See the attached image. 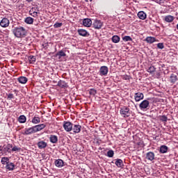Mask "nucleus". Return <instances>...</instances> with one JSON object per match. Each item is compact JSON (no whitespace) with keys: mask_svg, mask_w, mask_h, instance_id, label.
<instances>
[{"mask_svg":"<svg viewBox=\"0 0 178 178\" xmlns=\"http://www.w3.org/2000/svg\"><path fill=\"white\" fill-rule=\"evenodd\" d=\"M34 8H35V10H37L36 12H40V8L38 7V6H36V7Z\"/></svg>","mask_w":178,"mask_h":178,"instance_id":"obj_47","label":"nucleus"},{"mask_svg":"<svg viewBox=\"0 0 178 178\" xmlns=\"http://www.w3.org/2000/svg\"><path fill=\"white\" fill-rule=\"evenodd\" d=\"M86 2H92V0H85Z\"/></svg>","mask_w":178,"mask_h":178,"instance_id":"obj_48","label":"nucleus"},{"mask_svg":"<svg viewBox=\"0 0 178 178\" xmlns=\"http://www.w3.org/2000/svg\"><path fill=\"white\" fill-rule=\"evenodd\" d=\"M34 133H36L35 129L34 127H31L25 129L24 134L25 136H30V134H34Z\"/></svg>","mask_w":178,"mask_h":178,"instance_id":"obj_8","label":"nucleus"},{"mask_svg":"<svg viewBox=\"0 0 178 178\" xmlns=\"http://www.w3.org/2000/svg\"><path fill=\"white\" fill-rule=\"evenodd\" d=\"M112 41L114 42V44H118V42H120V37L119 35H113L112 37Z\"/></svg>","mask_w":178,"mask_h":178,"instance_id":"obj_33","label":"nucleus"},{"mask_svg":"<svg viewBox=\"0 0 178 178\" xmlns=\"http://www.w3.org/2000/svg\"><path fill=\"white\" fill-rule=\"evenodd\" d=\"M62 26H63V23L62 22H56L54 24V29H59V27H62Z\"/></svg>","mask_w":178,"mask_h":178,"instance_id":"obj_38","label":"nucleus"},{"mask_svg":"<svg viewBox=\"0 0 178 178\" xmlns=\"http://www.w3.org/2000/svg\"><path fill=\"white\" fill-rule=\"evenodd\" d=\"M157 48H159V49H163V48H165V46L163 45V43L160 42L157 44Z\"/></svg>","mask_w":178,"mask_h":178,"instance_id":"obj_43","label":"nucleus"},{"mask_svg":"<svg viewBox=\"0 0 178 178\" xmlns=\"http://www.w3.org/2000/svg\"><path fill=\"white\" fill-rule=\"evenodd\" d=\"M56 56H58V59H60V58H62V56H66V53H65V51H63V50H60V51L56 53Z\"/></svg>","mask_w":178,"mask_h":178,"instance_id":"obj_35","label":"nucleus"},{"mask_svg":"<svg viewBox=\"0 0 178 178\" xmlns=\"http://www.w3.org/2000/svg\"><path fill=\"white\" fill-rule=\"evenodd\" d=\"M123 41H125V42H127L129 41H133V39L131 38V37L129 36V35H126L124 37L122 38Z\"/></svg>","mask_w":178,"mask_h":178,"instance_id":"obj_37","label":"nucleus"},{"mask_svg":"<svg viewBox=\"0 0 178 178\" xmlns=\"http://www.w3.org/2000/svg\"><path fill=\"white\" fill-rule=\"evenodd\" d=\"M114 155H115V152H113V150L111 149L107 152V156L108 158H113Z\"/></svg>","mask_w":178,"mask_h":178,"instance_id":"obj_36","label":"nucleus"},{"mask_svg":"<svg viewBox=\"0 0 178 178\" xmlns=\"http://www.w3.org/2000/svg\"><path fill=\"white\" fill-rule=\"evenodd\" d=\"M77 33L79 35H81V37H90V33L88 31H86V29H78Z\"/></svg>","mask_w":178,"mask_h":178,"instance_id":"obj_9","label":"nucleus"},{"mask_svg":"<svg viewBox=\"0 0 178 178\" xmlns=\"http://www.w3.org/2000/svg\"><path fill=\"white\" fill-rule=\"evenodd\" d=\"M32 9H33L34 12H37V10L35 9V8L33 7Z\"/></svg>","mask_w":178,"mask_h":178,"instance_id":"obj_49","label":"nucleus"},{"mask_svg":"<svg viewBox=\"0 0 178 178\" xmlns=\"http://www.w3.org/2000/svg\"><path fill=\"white\" fill-rule=\"evenodd\" d=\"M139 108L141 111H147V109H149V102L147 99L143 100L139 104Z\"/></svg>","mask_w":178,"mask_h":178,"instance_id":"obj_4","label":"nucleus"},{"mask_svg":"<svg viewBox=\"0 0 178 178\" xmlns=\"http://www.w3.org/2000/svg\"><path fill=\"white\" fill-rule=\"evenodd\" d=\"M156 3H159L160 5L161 3H163L165 2V0H156Z\"/></svg>","mask_w":178,"mask_h":178,"instance_id":"obj_46","label":"nucleus"},{"mask_svg":"<svg viewBox=\"0 0 178 178\" xmlns=\"http://www.w3.org/2000/svg\"><path fill=\"white\" fill-rule=\"evenodd\" d=\"M41 118L40 117L35 115L31 120V122L33 123V124H38V123H40Z\"/></svg>","mask_w":178,"mask_h":178,"instance_id":"obj_26","label":"nucleus"},{"mask_svg":"<svg viewBox=\"0 0 178 178\" xmlns=\"http://www.w3.org/2000/svg\"><path fill=\"white\" fill-rule=\"evenodd\" d=\"M15 98V95L12 93H9L7 97V99H13Z\"/></svg>","mask_w":178,"mask_h":178,"instance_id":"obj_44","label":"nucleus"},{"mask_svg":"<svg viewBox=\"0 0 178 178\" xmlns=\"http://www.w3.org/2000/svg\"><path fill=\"white\" fill-rule=\"evenodd\" d=\"M146 159H147V161H151V162H152V161L155 159V154L153 152H148L146 154Z\"/></svg>","mask_w":178,"mask_h":178,"instance_id":"obj_14","label":"nucleus"},{"mask_svg":"<svg viewBox=\"0 0 178 178\" xmlns=\"http://www.w3.org/2000/svg\"><path fill=\"white\" fill-rule=\"evenodd\" d=\"M115 165L117 168H121V169H123L124 167V163H123V160L120 159H115Z\"/></svg>","mask_w":178,"mask_h":178,"instance_id":"obj_17","label":"nucleus"},{"mask_svg":"<svg viewBox=\"0 0 178 178\" xmlns=\"http://www.w3.org/2000/svg\"><path fill=\"white\" fill-rule=\"evenodd\" d=\"M134 98H135V101L136 102H140V101H141V99H144V94H143V92H136L135 93L134 95Z\"/></svg>","mask_w":178,"mask_h":178,"instance_id":"obj_11","label":"nucleus"},{"mask_svg":"<svg viewBox=\"0 0 178 178\" xmlns=\"http://www.w3.org/2000/svg\"><path fill=\"white\" fill-rule=\"evenodd\" d=\"M108 72H109L108 68L106 66H102L99 69V74L100 76H106L108 74Z\"/></svg>","mask_w":178,"mask_h":178,"instance_id":"obj_10","label":"nucleus"},{"mask_svg":"<svg viewBox=\"0 0 178 178\" xmlns=\"http://www.w3.org/2000/svg\"><path fill=\"white\" fill-rule=\"evenodd\" d=\"M17 151H20V147H17V146H14L11 148V152H16Z\"/></svg>","mask_w":178,"mask_h":178,"instance_id":"obj_42","label":"nucleus"},{"mask_svg":"<svg viewBox=\"0 0 178 178\" xmlns=\"http://www.w3.org/2000/svg\"><path fill=\"white\" fill-rule=\"evenodd\" d=\"M57 86L60 87V88H67V87H69L67 83L63 80L58 81Z\"/></svg>","mask_w":178,"mask_h":178,"instance_id":"obj_18","label":"nucleus"},{"mask_svg":"<svg viewBox=\"0 0 178 178\" xmlns=\"http://www.w3.org/2000/svg\"><path fill=\"white\" fill-rule=\"evenodd\" d=\"M177 30H178V24H177Z\"/></svg>","mask_w":178,"mask_h":178,"instance_id":"obj_51","label":"nucleus"},{"mask_svg":"<svg viewBox=\"0 0 178 178\" xmlns=\"http://www.w3.org/2000/svg\"><path fill=\"white\" fill-rule=\"evenodd\" d=\"M175 20V17L172 15H167L165 17V21L167 22L168 23H172Z\"/></svg>","mask_w":178,"mask_h":178,"instance_id":"obj_30","label":"nucleus"},{"mask_svg":"<svg viewBox=\"0 0 178 178\" xmlns=\"http://www.w3.org/2000/svg\"><path fill=\"white\" fill-rule=\"evenodd\" d=\"M35 129V133H38V131H41V130H43V129H45L46 125L44 124H40L38 125L33 126Z\"/></svg>","mask_w":178,"mask_h":178,"instance_id":"obj_16","label":"nucleus"},{"mask_svg":"<svg viewBox=\"0 0 178 178\" xmlns=\"http://www.w3.org/2000/svg\"><path fill=\"white\" fill-rule=\"evenodd\" d=\"M27 120V118L25 117L24 115H20L18 118V122L19 123H26V121Z\"/></svg>","mask_w":178,"mask_h":178,"instance_id":"obj_32","label":"nucleus"},{"mask_svg":"<svg viewBox=\"0 0 178 178\" xmlns=\"http://www.w3.org/2000/svg\"><path fill=\"white\" fill-rule=\"evenodd\" d=\"M73 133L74 134H77V133H80L81 131V125L80 124H72V129Z\"/></svg>","mask_w":178,"mask_h":178,"instance_id":"obj_12","label":"nucleus"},{"mask_svg":"<svg viewBox=\"0 0 178 178\" xmlns=\"http://www.w3.org/2000/svg\"><path fill=\"white\" fill-rule=\"evenodd\" d=\"M37 145L39 148V149H44L45 148H47L48 143H47L44 140H40L37 143Z\"/></svg>","mask_w":178,"mask_h":178,"instance_id":"obj_13","label":"nucleus"},{"mask_svg":"<svg viewBox=\"0 0 178 178\" xmlns=\"http://www.w3.org/2000/svg\"><path fill=\"white\" fill-rule=\"evenodd\" d=\"M138 17L140 19V20H145L147 19V13L144 11H139L138 13Z\"/></svg>","mask_w":178,"mask_h":178,"instance_id":"obj_20","label":"nucleus"},{"mask_svg":"<svg viewBox=\"0 0 178 178\" xmlns=\"http://www.w3.org/2000/svg\"><path fill=\"white\" fill-rule=\"evenodd\" d=\"M9 24H10V22L6 17L3 18L0 22L1 27H3L4 29H6V27H9Z\"/></svg>","mask_w":178,"mask_h":178,"instance_id":"obj_7","label":"nucleus"},{"mask_svg":"<svg viewBox=\"0 0 178 178\" xmlns=\"http://www.w3.org/2000/svg\"><path fill=\"white\" fill-rule=\"evenodd\" d=\"M17 81L20 83V84H26L29 79L26 76H19L17 78Z\"/></svg>","mask_w":178,"mask_h":178,"instance_id":"obj_23","label":"nucleus"},{"mask_svg":"<svg viewBox=\"0 0 178 178\" xmlns=\"http://www.w3.org/2000/svg\"><path fill=\"white\" fill-rule=\"evenodd\" d=\"M168 149H169V147L165 145H163L160 147L159 152L160 154H166V152H168Z\"/></svg>","mask_w":178,"mask_h":178,"instance_id":"obj_24","label":"nucleus"},{"mask_svg":"<svg viewBox=\"0 0 178 178\" xmlns=\"http://www.w3.org/2000/svg\"><path fill=\"white\" fill-rule=\"evenodd\" d=\"M83 24L85 27H91V24H92V21L91 19L85 18L83 20Z\"/></svg>","mask_w":178,"mask_h":178,"instance_id":"obj_15","label":"nucleus"},{"mask_svg":"<svg viewBox=\"0 0 178 178\" xmlns=\"http://www.w3.org/2000/svg\"><path fill=\"white\" fill-rule=\"evenodd\" d=\"M159 119L161 122H168V116L166 115H160Z\"/></svg>","mask_w":178,"mask_h":178,"instance_id":"obj_39","label":"nucleus"},{"mask_svg":"<svg viewBox=\"0 0 178 178\" xmlns=\"http://www.w3.org/2000/svg\"><path fill=\"white\" fill-rule=\"evenodd\" d=\"M103 24L104 23L102 22L99 19H95L92 23V26L96 30H99L100 29H102Z\"/></svg>","mask_w":178,"mask_h":178,"instance_id":"obj_6","label":"nucleus"},{"mask_svg":"<svg viewBox=\"0 0 178 178\" xmlns=\"http://www.w3.org/2000/svg\"><path fill=\"white\" fill-rule=\"evenodd\" d=\"M13 33L17 38H23V37H26L27 31H26V29L23 26H17L13 29Z\"/></svg>","mask_w":178,"mask_h":178,"instance_id":"obj_1","label":"nucleus"},{"mask_svg":"<svg viewBox=\"0 0 178 178\" xmlns=\"http://www.w3.org/2000/svg\"><path fill=\"white\" fill-rule=\"evenodd\" d=\"M120 113L123 116V118H129L131 115L130 108L126 106H123L120 108Z\"/></svg>","mask_w":178,"mask_h":178,"instance_id":"obj_3","label":"nucleus"},{"mask_svg":"<svg viewBox=\"0 0 178 178\" xmlns=\"http://www.w3.org/2000/svg\"><path fill=\"white\" fill-rule=\"evenodd\" d=\"M24 22L26 24H33L34 19L31 17H28L25 19Z\"/></svg>","mask_w":178,"mask_h":178,"instance_id":"obj_31","label":"nucleus"},{"mask_svg":"<svg viewBox=\"0 0 178 178\" xmlns=\"http://www.w3.org/2000/svg\"><path fill=\"white\" fill-rule=\"evenodd\" d=\"M89 94L90 95H93V97L95 96V95L97 94V90L90 89Z\"/></svg>","mask_w":178,"mask_h":178,"instance_id":"obj_41","label":"nucleus"},{"mask_svg":"<svg viewBox=\"0 0 178 178\" xmlns=\"http://www.w3.org/2000/svg\"><path fill=\"white\" fill-rule=\"evenodd\" d=\"M156 68L154 66H150L148 69H147V72L148 73H154V72H155Z\"/></svg>","mask_w":178,"mask_h":178,"instance_id":"obj_40","label":"nucleus"},{"mask_svg":"<svg viewBox=\"0 0 178 178\" xmlns=\"http://www.w3.org/2000/svg\"><path fill=\"white\" fill-rule=\"evenodd\" d=\"M12 147L13 145L10 144L0 146V154H2V155H8V154H10L12 152Z\"/></svg>","mask_w":178,"mask_h":178,"instance_id":"obj_2","label":"nucleus"},{"mask_svg":"<svg viewBox=\"0 0 178 178\" xmlns=\"http://www.w3.org/2000/svg\"><path fill=\"white\" fill-rule=\"evenodd\" d=\"M1 165H7L10 161H9V157H2L1 158Z\"/></svg>","mask_w":178,"mask_h":178,"instance_id":"obj_34","label":"nucleus"},{"mask_svg":"<svg viewBox=\"0 0 178 178\" xmlns=\"http://www.w3.org/2000/svg\"><path fill=\"white\" fill-rule=\"evenodd\" d=\"M63 128L65 131H72L73 129V124L69 121H64Z\"/></svg>","mask_w":178,"mask_h":178,"instance_id":"obj_5","label":"nucleus"},{"mask_svg":"<svg viewBox=\"0 0 178 178\" xmlns=\"http://www.w3.org/2000/svg\"><path fill=\"white\" fill-rule=\"evenodd\" d=\"M170 83L172 84H175L176 81H177V76L175 75V74H172L171 76H170Z\"/></svg>","mask_w":178,"mask_h":178,"instance_id":"obj_29","label":"nucleus"},{"mask_svg":"<svg viewBox=\"0 0 178 178\" xmlns=\"http://www.w3.org/2000/svg\"><path fill=\"white\" fill-rule=\"evenodd\" d=\"M122 79H123V80H130V76L124 75Z\"/></svg>","mask_w":178,"mask_h":178,"instance_id":"obj_45","label":"nucleus"},{"mask_svg":"<svg viewBox=\"0 0 178 178\" xmlns=\"http://www.w3.org/2000/svg\"><path fill=\"white\" fill-rule=\"evenodd\" d=\"M26 2H29V3L33 2V0H26Z\"/></svg>","mask_w":178,"mask_h":178,"instance_id":"obj_50","label":"nucleus"},{"mask_svg":"<svg viewBox=\"0 0 178 178\" xmlns=\"http://www.w3.org/2000/svg\"><path fill=\"white\" fill-rule=\"evenodd\" d=\"M49 140L50 143H52V144H56V143H58V136L55 135H51Z\"/></svg>","mask_w":178,"mask_h":178,"instance_id":"obj_27","label":"nucleus"},{"mask_svg":"<svg viewBox=\"0 0 178 178\" xmlns=\"http://www.w3.org/2000/svg\"><path fill=\"white\" fill-rule=\"evenodd\" d=\"M145 41L147 42V44H154V42H156V38L152 36H147L145 38Z\"/></svg>","mask_w":178,"mask_h":178,"instance_id":"obj_21","label":"nucleus"},{"mask_svg":"<svg viewBox=\"0 0 178 178\" xmlns=\"http://www.w3.org/2000/svg\"><path fill=\"white\" fill-rule=\"evenodd\" d=\"M28 60L31 65H34L35 63V60H37V58L34 56H29L28 57Z\"/></svg>","mask_w":178,"mask_h":178,"instance_id":"obj_28","label":"nucleus"},{"mask_svg":"<svg viewBox=\"0 0 178 178\" xmlns=\"http://www.w3.org/2000/svg\"><path fill=\"white\" fill-rule=\"evenodd\" d=\"M56 168H63L65 162L62 159H57L54 161Z\"/></svg>","mask_w":178,"mask_h":178,"instance_id":"obj_19","label":"nucleus"},{"mask_svg":"<svg viewBox=\"0 0 178 178\" xmlns=\"http://www.w3.org/2000/svg\"><path fill=\"white\" fill-rule=\"evenodd\" d=\"M29 15L33 16V17H38V15H40V11H34V8H31L29 10Z\"/></svg>","mask_w":178,"mask_h":178,"instance_id":"obj_25","label":"nucleus"},{"mask_svg":"<svg viewBox=\"0 0 178 178\" xmlns=\"http://www.w3.org/2000/svg\"><path fill=\"white\" fill-rule=\"evenodd\" d=\"M16 165H15V163L9 162L6 165V170L12 171L15 170V168Z\"/></svg>","mask_w":178,"mask_h":178,"instance_id":"obj_22","label":"nucleus"}]
</instances>
